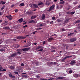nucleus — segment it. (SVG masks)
<instances>
[{"instance_id": "1", "label": "nucleus", "mask_w": 80, "mask_h": 80, "mask_svg": "<svg viewBox=\"0 0 80 80\" xmlns=\"http://www.w3.org/2000/svg\"><path fill=\"white\" fill-rule=\"evenodd\" d=\"M29 6L30 7H32V8H37L38 7V5L36 4H30Z\"/></svg>"}, {"instance_id": "2", "label": "nucleus", "mask_w": 80, "mask_h": 80, "mask_svg": "<svg viewBox=\"0 0 80 80\" xmlns=\"http://www.w3.org/2000/svg\"><path fill=\"white\" fill-rule=\"evenodd\" d=\"M54 7H55V5H53L50 8L49 10H48V12H50V11H51V10H53V8H54Z\"/></svg>"}, {"instance_id": "3", "label": "nucleus", "mask_w": 80, "mask_h": 80, "mask_svg": "<svg viewBox=\"0 0 80 80\" xmlns=\"http://www.w3.org/2000/svg\"><path fill=\"white\" fill-rule=\"evenodd\" d=\"M30 50V48H23L22 49V50L23 52H27Z\"/></svg>"}, {"instance_id": "4", "label": "nucleus", "mask_w": 80, "mask_h": 80, "mask_svg": "<svg viewBox=\"0 0 80 80\" xmlns=\"http://www.w3.org/2000/svg\"><path fill=\"white\" fill-rule=\"evenodd\" d=\"M70 63L72 65H75V63H76V62L74 60H72L71 61Z\"/></svg>"}, {"instance_id": "5", "label": "nucleus", "mask_w": 80, "mask_h": 80, "mask_svg": "<svg viewBox=\"0 0 80 80\" xmlns=\"http://www.w3.org/2000/svg\"><path fill=\"white\" fill-rule=\"evenodd\" d=\"M6 17L8 18L9 20H12V17L11 15L6 16Z\"/></svg>"}, {"instance_id": "6", "label": "nucleus", "mask_w": 80, "mask_h": 80, "mask_svg": "<svg viewBox=\"0 0 80 80\" xmlns=\"http://www.w3.org/2000/svg\"><path fill=\"white\" fill-rule=\"evenodd\" d=\"M18 54V53H13L10 56V57H11V58H12V57H13L17 56V55Z\"/></svg>"}, {"instance_id": "7", "label": "nucleus", "mask_w": 80, "mask_h": 80, "mask_svg": "<svg viewBox=\"0 0 80 80\" xmlns=\"http://www.w3.org/2000/svg\"><path fill=\"white\" fill-rule=\"evenodd\" d=\"M76 38H72L70 39V41L71 42H73L76 41Z\"/></svg>"}, {"instance_id": "8", "label": "nucleus", "mask_w": 80, "mask_h": 80, "mask_svg": "<svg viewBox=\"0 0 80 80\" xmlns=\"http://www.w3.org/2000/svg\"><path fill=\"white\" fill-rule=\"evenodd\" d=\"M31 45V44L30 42H28L25 45V47H28L29 46H30Z\"/></svg>"}, {"instance_id": "9", "label": "nucleus", "mask_w": 80, "mask_h": 80, "mask_svg": "<svg viewBox=\"0 0 80 80\" xmlns=\"http://www.w3.org/2000/svg\"><path fill=\"white\" fill-rule=\"evenodd\" d=\"M38 6H40V5H44V4H43V3L42 2H40L38 4Z\"/></svg>"}, {"instance_id": "10", "label": "nucleus", "mask_w": 80, "mask_h": 80, "mask_svg": "<svg viewBox=\"0 0 80 80\" xmlns=\"http://www.w3.org/2000/svg\"><path fill=\"white\" fill-rule=\"evenodd\" d=\"M9 75L10 77H11V78H15V77L14 76L12 75V74L11 73L9 74Z\"/></svg>"}, {"instance_id": "11", "label": "nucleus", "mask_w": 80, "mask_h": 80, "mask_svg": "<svg viewBox=\"0 0 80 80\" xmlns=\"http://www.w3.org/2000/svg\"><path fill=\"white\" fill-rule=\"evenodd\" d=\"M9 68H11V69H12V70H13L14 69H15V66H11L9 67Z\"/></svg>"}, {"instance_id": "12", "label": "nucleus", "mask_w": 80, "mask_h": 80, "mask_svg": "<svg viewBox=\"0 0 80 80\" xmlns=\"http://www.w3.org/2000/svg\"><path fill=\"white\" fill-rule=\"evenodd\" d=\"M64 78V77H59L57 78V79L58 80H61L62 79H63Z\"/></svg>"}, {"instance_id": "13", "label": "nucleus", "mask_w": 80, "mask_h": 80, "mask_svg": "<svg viewBox=\"0 0 80 80\" xmlns=\"http://www.w3.org/2000/svg\"><path fill=\"white\" fill-rule=\"evenodd\" d=\"M37 18V16H32L31 17V19L32 20H33L34 18Z\"/></svg>"}, {"instance_id": "14", "label": "nucleus", "mask_w": 80, "mask_h": 80, "mask_svg": "<svg viewBox=\"0 0 80 80\" xmlns=\"http://www.w3.org/2000/svg\"><path fill=\"white\" fill-rule=\"evenodd\" d=\"M18 21L20 23H22L23 22V18H21L18 19Z\"/></svg>"}, {"instance_id": "15", "label": "nucleus", "mask_w": 80, "mask_h": 80, "mask_svg": "<svg viewBox=\"0 0 80 80\" xmlns=\"http://www.w3.org/2000/svg\"><path fill=\"white\" fill-rule=\"evenodd\" d=\"M6 3L5 2H3V1H2L0 2V3L1 4V5H4V4H5Z\"/></svg>"}, {"instance_id": "16", "label": "nucleus", "mask_w": 80, "mask_h": 80, "mask_svg": "<svg viewBox=\"0 0 80 80\" xmlns=\"http://www.w3.org/2000/svg\"><path fill=\"white\" fill-rule=\"evenodd\" d=\"M45 18V15L43 14L42 17V20H44Z\"/></svg>"}, {"instance_id": "17", "label": "nucleus", "mask_w": 80, "mask_h": 80, "mask_svg": "<svg viewBox=\"0 0 80 80\" xmlns=\"http://www.w3.org/2000/svg\"><path fill=\"white\" fill-rule=\"evenodd\" d=\"M73 77L75 78H77L78 77V74H74L73 75Z\"/></svg>"}, {"instance_id": "18", "label": "nucleus", "mask_w": 80, "mask_h": 80, "mask_svg": "<svg viewBox=\"0 0 80 80\" xmlns=\"http://www.w3.org/2000/svg\"><path fill=\"white\" fill-rule=\"evenodd\" d=\"M8 22V21H5V22L2 23L3 25H4L5 26V25H7V24H5V23H7Z\"/></svg>"}, {"instance_id": "19", "label": "nucleus", "mask_w": 80, "mask_h": 80, "mask_svg": "<svg viewBox=\"0 0 80 80\" xmlns=\"http://www.w3.org/2000/svg\"><path fill=\"white\" fill-rule=\"evenodd\" d=\"M53 39V38H48V42H50V41H51V40H52Z\"/></svg>"}, {"instance_id": "20", "label": "nucleus", "mask_w": 80, "mask_h": 80, "mask_svg": "<svg viewBox=\"0 0 80 80\" xmlns=\"http://www.w3.org/2000/svg\"><path fill=\"white\" fill-rule=\"evenodd\" d=\"M29 23H33L34 22V23H35V22L33 20H31L29 21Z\"/></svg>"}, {"instance_id": "21", "label": "nucleus", "mask_w": 80, "mask_h": 80, "mask_svg": "<svg viewBox=\"0 0 80 80\" xmlns=\"http://www.w3.org/2000/svg\"><path fill=\"white\" fill-rule=\"evenodd\" d=\"M0 51L1 52H5V49L4 48H2V49H0Z\"/></svg>"}, {"instance_id": "22", "label": "nucleus", "mask_w": 80, "mask_h": 80, "mask_svg": "<svg viewBox=\"0 0 80 80\" xmlns=\"http://www.w3.org/2000/svg\"><path fill=\"white\" fill-rule=\"evenodd\" d=\"M25 38H26L25 36H21V39H25Z\"/></svg>"}, {"instance_id": "23", "label": "nucleus", "mask_w": 80, "mask_h": 80, "mask_svg": "<svg viewBox=\"0 0 80 80\" xmlns=\"http://www.w3.org/2000/svg\"><path fill=\"white\" fill-rule=\"evenodd\" d=\"M4 29H6V30H7L8 29H10V28L9 27H4Z\"/></svg>"}, {"instance_id": "24", "label": "nucleus", "mask_w": 80, "mask_h": 80, "mask_svg": "<svg viewBox=\"0 0 80 80\" xmlns=\"http://www.w3.org/2000/svg\"><path fill=\"white\" fill-rule=\"evenodd\" d=\"M43 48V47L39 46L37 48V49H39V48Z\"/></svg>"}, {"instance_id": "25", "label": "nucleus", "mask_w": 80, "mask_h": 80, "mask_svg": "<svg viewBox=\"0 0 80 80\" xmlns=\"http://www.w3.org/2000/svg\"><path fill=\"white\" fill-rule=\"evenodd\" d=\"M73 72V71L72 70H70L69 71V72L68 73V74H69L71 73H72Z\"/></svg>"}, {"instance_id": "26", "label": "nucleus", "mask_w": 80, "mask_h": 80, "mask_svg": "<svg viewBox=\"0 0 80 80\" xmlns=\"http://www.w3.org/2000/svg\"><path fill=\"white\" fill-rule=\"evenodd\" d=\"M67 58H66V57H65L64 58H63V59H62L61 60L62 62H64V61Z\"/></svg>"}, {"instance_id": "27", "label": "nucleus", "mask_w": 80, "mask_h": 80, "mask_svg": "<svg viewBox=\"0 0 80 80\" xmlns=\"http://www.w3.org/2000/svg\"><path fill=\"white\" fill-rule=\"evenodd\" d=\"M74 34V33H71L69 34H68V36H71V35H72Z\"/></svg>"}, {"instance_id": "28", "label": "nucleus", "mask_w": 80, "mask_h": 80, "mask_svg": "<svg viewBox=\"0 0 80 80\" xmlns=\"http://www.w3.org/2000/svg\"><path fill=\"white\" fill-rule=\"evenodd\" d=\"M66 58H72V56H68L66 57Z\"/></svg>"}, {"instance_id": "29", "label": "nucleus", "mask_w": 80, "mask_h": 80, "mask_svg": "<svg viewBox=\"0 0 80 80\" xmlns=\"http://www.w3.org/2000/svg\"><path fill=\"white\" fill-rule=\"evenodd\" d=\"M17 39H18V40H20V39H21V36H18L17 37Z\"/></svg>"}, {"instance_id": "30", "label": "nucleus", "mask_w": 80, "mask_h": 80, "mask_svg": "<svg viewBox=\"0 0 80 80\" xmlns=\"http://www.w3.org/2000/svg\"><path fill=\"white\" fill-rule=\"evenodd\" d=\"M45 4L46 5H49L50 4V3L49 2H46Z\"/></svg>"}, {"instance_id": "31", "label": "nucleus", "mask_w": 80, "mask_h": 80, "mask_svg": "<svg viewBox=\"0 0 80 80\" xmlns=\"http://www.w3.org/2000/svg\"><path fill=\"white\" fill-rule=\"evenodd\" d=\"M23 77H24V78H28V76H27V75H23Z\"/></svg>"}, {"instance_id": "32", "label": "nucleus", "mask_w": 80, "mask_h": 80, "mask_svg": "<svg viewBox=\"0 0 80 80\" xmlns=\"http://www.w3.org/2000/svg\"><path fill=\"white\" fill-rule=\"evenodd\" d=\"M15 47H16V48H18V47H20V45L17 44V45H16Z\"/></svg>"}, {"instance_id": "33", "label": "nucleus", "mask_w": 80, "mask_h": 80, "mask_svg": "<svg viewBox=\"0 0 80 80\" xmlns=\"http://www.w3.org/2000/svg\"><path fill=\"white\" fill-rule=\"evenodd\" d=\"M76 65H77L78 66H79V65H80V61L79 62H78Z\"/></svg>"}, {"instance_id": "34", "label": "nucleus", "mask_w": 80, "mask_h": 80, "mask_svg": "<svg viewBox=\"0 0 80 80\" xmlns=\"http://www.w3.org/2000/svg\"><path fill=\"white\" fill-rule=\"evenodd\" d=\"M14 73H15V74H16L17 75H18V72H13Z\"/></svg>"}, {"instance_id": "35", "label": "nucleus", "mask_w": 80, "mask_h": 80, "mask_svg": "<svg viewBox=\"0 0 80 80\" xmlns=\"http://www.w3.org/2000/svg\"><path fill=\"white\" fill-rule=\"evenodd\" d=\"M80 20H78L76 22V23H80Z\"/></svg>"}, {"instance_id": "36", "label": "nucleus", "mask_w": 80, "mask_h": 80, "mask_svg": "<svg viewBox=\"0 0 80 80\" xmlns=\"http://www.w3.org/2000/svg\"><path fill=\"white\" fill-rule=\"evenodd\" d=\"M71 15H73L75 13V12H71Z\"/></svg>"}, {"instance_id": "37", "label": "nucleus", "mask_w": 80, "mask_h": 80, "mask_svg": "<svg viewBox=\"0 0 80 80\" xmlns=\"http://www.w3.org/2000/svg\"><path fill=\"white\" fill-rule=\"evenodd\" d=\"M65 3V2L62 1V2H60L59 3L60 4H63V3Z\"/></svg>"}, {"instance_id": "38", "label": "nucleus", "mask_w": 80, "mask_h": 80, "mask_svg": "<svg viewBox=\"0 0 80 80\" xmlns=\"http://www.w3.org/2000/svg\"><path fill=\"white\" fill-rule=\"evenodd\" d=\"M20 5H21V6H24V3H22L20 4Z\"/></svg>"}, {"instance_id": "39", "label": "nucleus", "mask_w": 80, "mask_h": 80, "mask_svg": "<svg viewBox=\"0 0 80 80\" xmlns=\"http://www.w3.org/2000/svg\"><path fill=\"white\" fill-rule=\"evenodd\" d=\"M35 64H36V66H37V65H38V62H36Z\"/></svg>"}, {"instance_id": "40", "label": "nucleus", "mask_w": 80, "mask_h": 80, "mask_svg": "<svg viewBox=\"0 0 80 80\" xmlns=\"http://www.w3.org/2000/svg\"><path fill=\"white\" fill-rule=\"evenodd\" d=\"M77 3H78V2H73V4L74 5H76V4Z\"/></svg>"}, {"instance_id": "41", "label": "nucleus", "mask_w": 80, "mask_h": 80, "mask_svg": "<svg viewBox=\"0 0 80 80\" xmlns=\"http://www.w3.org/2000/svg\"><path fill=\"white\" fill-rule=\"evenodd\" d=\"M71 7V6H69V8H68L67 9L68 10H70V9Z\"/></svg>"}, {"instance_id": "42", "label": "nucleus", "mask_w": 80, "mask_h": 80, "mask_svg": "<svg viewBox=\"0 0 80 80\" xmlns=\"http://www.w3.org/2000/svg\"><path fill=\"white\" fill-rule=\"evenodd\" d=\"M41 51H43V48H42L38 50V52H41Z\"/></svg>"}, {"instance_id": "43", "label": "nucleus", "mask_w": 80, "mask_h": 80, "mask_svg": "<svg viewBox=\"0 0 80 80\" xmlns=\"http://www.w3.org/2000/svg\"><path fill=\"white\" fill-rule=\"evenodd\" d=\"M62 32H64V31H65V30H66V29H62Z\"/></svg>"}, {"instance_id": "44", "label": "nucleus", "mask_w": 80, "mask_h": 80, "mask_svg": "<svg viewBox=\"0 0 80 80\" xmlns=\"http://www.w3.org/2000/svg\"><path fill=\"white\" fill-rule=\"evenodd\" d=\"M40 80H47V79H45L44 78H40Z\"/></svg>"}, {"instance_id": "45", "label": "nucleus", "mask_w": 80, "mask_h": 80, "mask_svg": "<svg viewBox=\"0 0 80 80\" xmlns=\"http://www.w3.org/2000/svg\"><path fill=\"white\" fill-rule=\"evenodd\" d=\"M18 12V9H16V10H15V12Z\"/></svg>"}, {"instance_id": "46", "label": "nucleus", "mask_w": 80, "mask_h": 80, "mask_svg": "<svg viewBox=\"0 0 80 80\" xmlns=\"http://www.w3.org/2000/svg\"><path fill=\"white\" fill-rule=\"evenodd\" d=\"M50 24H53V21L50 22Z\"/></svg>"}, {"instance_id": "47", "label": "nucleus", "mask_w": 80, "mask_h": 80, "mask_svg": "<svg viewBox=\"0 0 80 80\" xmlns=\"http://www.w3.org/2000/svg\"><path fill=\"white\" fill-rule=\"evenodd\" d=\"M52 20H55V18L54 17H53L52 18Z\"/></svg>"}, {"instance_id": "48", "label": "nucleus", "mask_w": 80, "mask_h": 80, "mask_svg": "<svg viewBox=\"0 0 80 80\" xmlns=\"http://www.w3.org/2000/svg\"><path fill=\"white\" fill-rule=\"evenodd\" d=\"M28 27V26L27 25H26L25 26H24L23 27V28H26V27Z\"/></svg>"}, {"instance_id": "49", "label": "nucleus", "mask_w": 80, "mask_h": 80, "mask_svg": "<svg viewBox=\"0 0 80 80\" xmlns=\"http://www.w3.org/2000/svg\"><path fill=\"white\" fill-rule=\"evenodd\" d=\"M6 69H3L2 70V72H6Z\"/></svg>"}, {"instance_id": "50", "label": "nucleus", "mask_w": 80, "mask_h": 80, "mask_svg": "<svg viewBox=\"0 0 80 80\" xmlns=\"http://www.w3.org/2000/svg\"><path fill=\"white\" fill-rule=\"evenodd\" d=\"M3 9H4V7H3L2 8H1V10H3Z\"/></svg>"}, {"instance_id": "51", "label": "nucleus", "mask_w": 80, "mask_h": 80, "mask_svg": "<svg viewBox=\"0 0 80 80\" xmlns=\"http://www.w3.org/2000/svg\"><path fill=\"white\" fill-rule=\"evenodd\" d=\"M78 77H80V73L78 74Z\"/></svg>"}, {"instance_id": "52", "label": "nucleus", "mask_w": 80, "mask_h": 80, "mask_svg": "<svg viewBox=\"0 0 80 80\" xmlns=\"http://www.w3.org/2000/svg\"><path fill=\"white\" fill-rule=\"evenodd\" d=\"M17 53L18 54H19L20 55H21V52H17Z\"/></svg>"}, {"instance_id": "53", "label": "nucleus", "mask_w": 80, "mask_h": 80, "mask_svg": "<svg viewBox=\"0 0 80 80\" xmlns=\"http://www.w3.org/2000/svg\"><path fill=\"white\" fill-rule=\"evenodd\" d=\"M36 77H37V78H40V76L37 75L36 76Z\"/></svg>"}, {"instance_id": "54", "label": "nucleus", "mask_w": 80, "mask_h": 80, "mask_svg": "<svg viewBox=\"0 0 80 80\" xmlns=\"http://www.w3.org/2000/svg\"><path fill=\"white\" fill-rule=\"evenodd\" d=\"M50 22V21L48 20V21H47V22H46V23H49V22Z\"/></svg>"}, {"instance_id": "55", "label": "nucleus", "mask_w": 80, "mask_h": 80, "mask_svg": "<svg viewBox=\"0 0 80 80\" xmlns=\"http://www.w3.org/2000/svg\"><path fill=\"white\" fill-rule=\"evenodd\" d=\"M46 42L45 41H43V44H46Z\"/></svg>"}, {"instance_id": "56", "label": "nucleus", "mask_w": 80, "mask_h": 80, "mask_svg": "<svg viewBox=\"0 0 80 80\" xmlns=\"http://www.w3.org/2000/svg\"><path fill=\"white\" fill-rule=\"evenodd\" d=\"M36 32H37V31H34V32H33V34H35V33H36Z\"/></svg>"}, {"instance_id": "57", "label": "nucleus", "mask_w": 80, "mask_h": 80, "mask_svg": "<svg viewBox=\"0 0 80 80\" xmlns=\"http://www.w3.org/2000/svg\"><path fill=\"white\" fill-rule=\"evenodd\" d=\"M51 52H55V50L51 51Z\"/></svg>"}, {"instance_id": "58", "label": "nucleus", "mask_w": 80, "mask_h": 80, "mask_svg": "<svg viewBox=\"0 0 80 80\" xmlns=\"http://www.w3.org/2000/svg\"><path fill=\"white\" fill-rule=\"evenodd\" d=\"M53 80V78H50L49 79H48V80Z\"/></svg>"}, {"instance_id": "59", "label": "nucleus", "mask_w": 80, "mask_h": 80, "mask_svg": "<svg viewBox=\"0 0 80 80\" xmlns=\"http://www.w3.org/2000/svg\"><path fill=\"white\" fill-rule=\"evenodd\" d=\"M21 66H24V64L22 63L21 64Z\"/></svg>"}, {"instance_id": "60", "label": "nucleus", "mask_w": 80, "mask_h": 80, "mask_svg": "<svg viewBox=\"0 0 80 80\" xmlns=\"http://www.w3.org/2000/svg\"><path fill=\"white\" fill-rule=\"evenodd\" d=\"M68 54V55H71V54H70V53H71V52H68L67 53Z\"/></svg>"}, {"instance_id": "61", "label": "nucleus", "mask_w": 80, "mask_h": 80, "mask_svg": "<svg viewBox=\"0 0 80 80\" xmlns=\"http://www.w3.org/2000/svg\"><path fill=\"white\" fill-rule=\"evenodd\" d=\"M0 68L1 69H3V67H2L1 66L0 67Z\"/></svg>"}, {"instance_id": "62", "label": "nucleus", "mask_w": 80, "mask_h": 80, "mask_svg": "<svg viewBox=\"0 0 80 80\" xmlns=\"http://www.w3.org/2000/svg\"><path fill=\"white\" fill-rule=\"evenodd\" d=\"M71 53H70L69 54H74V52H71Z\"/></svg>"}, {"instance_id": "63", "label": "nucleus", "mask_w": 80, "mask_h": 80, "mask_svg": "<svg viewBox=\"0 0 80 80\" xmlns=\"http://www.w3.org/2000/svg\"><path fill=\"white\" fill-rule=\"evenodd\" d=\"M54 2H57V0H54Z\"/></svg>"}, {"instance_id": "64", "label": "nucleus", "mask_w": 80, "mask_h": 80, "mask_svg": "<svg viewBox=\"0 0 80 80\" xmlns=\"http://www.w3.org/2000/svg\"><path fill=\"white\" fill-rule=\"evenodd\" d=\"M26 37H29L30 36V35H27L26 36Z\"/></svg>"}]
</instances>
